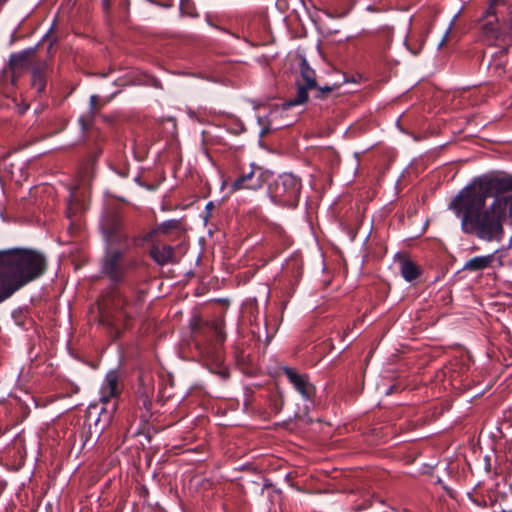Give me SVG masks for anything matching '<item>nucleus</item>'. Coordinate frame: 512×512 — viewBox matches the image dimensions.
I'll use <instances>...</instances> for the list:
<instances>
[{
	"label": "nucleus",
	"instance_id": "f257e3e1",
	"mask_svg": "<svg viewBox=\"0 0 512 512\" xmlns=\"http://www.w3.org/2000/svg\"><path fill=\"white\" fill-rule=\"evenodd\" d=\"M145 267L143 260L128 253L127 244L106 245L100 272L113 284V288L100 306V323L113 341L120 339L132 326L145 300L147 291L141 287Z\"/></svg>",
	"mask_w": 512,
	"mask_h": 512
},
{
	"label": "nucleus",
	"instance_id": "f03ea898",
	"mask_svg": "<svg viewBox=\"0 0 512 512\" xmlns=\"http://www.w3.org/2000/svg\"><path fill=\"white\" fill-rule=\"evenodd\" d=\"M512 190V176L487 174L475 178L461 189L449 208L460 219L461 229L486 242H501L509 201L496 196Z\"/></svg>",
	"mask_w": 512,
	"mask_h": 512
},
{
	"label": "nucleus",
	"instance_id": "7ed1b4c3",
	"mask_svg": "<svg viewBox=\"0 0 512 512\" xmlns=\"http://www.w3.org/2000/svg\"><path fill=\"white\" fill-rule=\"evenodd\" d=\"M483 35L490 40H500L504 46L492 55L489 69L498 77L506 73L509 48L512 44V5L504 0H491L480 21Z\"/></svg>",
	"mask_w": 512,
	"mask_h": 512
},
{
	"label": "nucleus",
	"instance_id": "20e7f679",
	"mask_svg": "<svg viewBox=\"0 0 512 512\" xmlns=\"http://www.w3.org/2000/svg\"><path fill=\"white\" fill-rule=\"evenodd\" d=\"M46 269L47 260L38 251L23 248L0 251V271L15 292L41 277Z\"/></svg>",
	"mask_w": 512,
	"mask_h": 512
},
{
	"label": "nucleus",
	"instance_id": "39448f33",
	"mask_svg": "<svg viewBox=\"0 0 512 512\" xmlns=\"http://www.w3.org/2000/svg\"><path fill=\"white\" fill-rule=\"evenodd\" d=\"M194 337L207 368L222 380H227L230 377V372L224 365L222 352V345L226 340L223 321L214 320L200 323L194 328Z\"/></svg>",
	"mask_w": 512,
	"mask_h": 512
},
{
	"label": "nucleus",
	"instance_id": "423d86ee",
	"mask_svg": "<svg viewBox=\"0 0 512 512\" xmlns=\"http://www.w3.org/2000/svg\"><path fill=\"white\" fill-rule=\"evenodd\" d=\"M302 191V180L292 173H283L269 184L271 200L283 207H297Z\"/></svg>",
	"mask_w": 512,
	"mask_h": 512
},
{
	"label": "nucleus",
	"instance_id": "0eeeda50",
	"mask_svg": "<svg viewBox=\"0 0 512 512\" xmlns=\"http://www.w3.org/2000/svg\"><path fill=\"white\" fill-rule=\"evenodd\" d=\"M235 173L237 176L230 184L232 192L242 189L259 190L270 181L273 175L270 170L254 164H250L248 169L237 167Z\"/></svg>",
	"mask_w": 512,
	"mask_h": 512
},
{
	"label": "nucleus",
	"instance_id": "6e6552de",
	"mask_svg": "<svg viewBox=\"0 0 512 512\" xmlns=\"http://www.w3.org/2000/svg\"><path fill=\"white\" fill-rule=\"evenodd\" d=\"M100 228L106 245H123L128 239L124 232L123 216L118 209H108L102 216Z\"/></svg>",
	"mask_w": 512,
	"mask_h": 512
},
{
	"label": "nucleus",
	"instance_id": "1a4fd4ad",
	"mask_svg": "<svg viewBox=\"0 0 512 512\" xmlns=\"http://www.w3.org/2000/svg\"><path fill=\"white\" fill-rule=\"evenodd\" d=\"M122 391V387L119 380V374L115 370H111L107 373L105 380L100 389V402L103 404L100 414H107L108 418L116 410V402L112 403L111 409H108V405L113 399H117Z\"/></svg>",
	"mask_w": 512,
	"mask_h": 512
},
{
	"label": "nucleus",
	"instance_id": "9d476101",
	"mask_svg": "<svg viewBox=\"0 0 512 512\" xmlns=\"http://www.w3.org/2000/svg\"><path fill=\"white\" fill-rule=\"evenodd\" d=\"M35 53L36 48H28L19 53L11 54L7 67L3 69L1 76L2 81L10 82L14 85L17 81L18 75L22 70L29 66Z\"/></svg>",
	"mask_w": 512,
	"mask_h": 512
},
{
	"label": "nucleus",
	"instance_id": "9b49d317",
	"mask_svg": "<svg viewBox=\"0 0 512 512\" xmlns=\"http://www.w3.org/2000/svg\"><path fill=\"white\" fill-rule=\"evenodd\" d=\"M302 85H305L310 88V91L313 93V96L318 99L326 98L332 91H334L338 86L337 85H324L319 86L316 81L315 71L308 65L305 59L301 62V82Z\"/></svg>",
	"mask_w": 512,
	"mask_h": 512
},
{
	"label": "nucleus",
	"instance_id": "f8f14e48",
	"mask_svg": "<svg viewBox=\"0 0 512 512\" xmlns=\"http://www.w3.org/2000/svg\"><path fill=\"white\" fill-rule=\"evenodd\" d=\"M283 373L293 385L294 389L303 397L305 400L312 401L316 394L315 386L310 382L307 374H300L295 369L290 367H284Z\"/></svg>",
	"mask_w": 512,
	"mask_h": 512
},
{
	"label": "nucleus",
	"instance_id": "ddd939ff",
	"mask_svg": "<svg viewBox=\"0 0 512 512\" xmlns=\"http://www.w3.org/2000/svg\"><path fill=\"white\" fill-rule=\"evenodd\" d=\"M102 8L106 17L112 20H126L129 14V0H102Z\"/></svg>",
	"mask_w": 512,
	"mask_h": 512
},
{
	"label": "nucleus",
	"instance_id": "4468645a",
	"mask_svg": "<svg viewBox=\"0 0 512 512\" xmlns=\"http://www.w3.org/2000/svg\"><path fill=\"white\" fill-rule=\"evenodd\" d=\"M149 256L159 266L175 263V247L167 244L154 243L149 250Z\"/></svg>",
	"mask_w": 512,
	"mask_h": 512
},
{
	"label": "nucleus",
	"instance_id": "2eb2a0df",
	"mask_svg": "<svg viewBox=\"0 0 512 512\" xmlns=\"http://www.w3.org/2000/svg\"><path fill=\"white\" fill-rule=\"evenodd\" d=\"M48 65L45 61L38 62L32 70L31 87L40 96L45 92Z\"/></svg>",
	"mask_w": 512,
	"mask_h": 512
},
{
	"label": "nucleus",
	"instance_id": "dca6fc26",
	"mask_svg": "<svg viewBox=\"0 0 512 512\" xmlns=\"http://www.w3.org/2000/svg\"><path fill=\"white\" fill-rule=\"evenodd\" d=\"M496 253L497 251L492 254L470 258L464 264L463 269L471 272L484 270L492 265L496 258Z\"/></svg>",
	"mask_w": 512,
	"mask_h": 512
},
{
	"label": "nucleus",
	"instance_id": "f3484780",
	"mask_svg": "<svg viewBox=\"0 0 512 512\" xmlns=\"http://www.w3.org/2000/svg\"><path fill=\"white\" fill-rule=\"evenodd\" d=\"M399 263L401 275L407 282H412L420 276V268L409 258L403 257Z\"/></svg>",
	"mask_w": 512,
	"mask_h": 512
},
{
	"label": "nucleus",
	"instance_id": "a211bd4d",
	"mask_svg": "<svg viewBox=\"0 0 512 512\" xmlns=\"http://www.w3.org/2000/svg\"><path fill=\"white\" fill-rule=\"evenodd\" d=\"M90 110L82 115L80 118H79V124L81 126V129L83 131H86L90 128V126L92 125V121H93V118H94V115L95 113L97 112L98 110V96L97 95H92L90 97Z\"/></svg>",
	"mask_w": 512,
	"mask_h": 512
},
{
	"label": "nucleus",
	"instance_id": "6ab92c4d",
	"mask_svg": "<svg viewBox=\"0 0 512 512\" xmlns=\"http://www.w3.org/2000/svg\"><path fill=\"white\" fill-rule=\"evenodd\" d=\"M308 91L310 88L302 85L300 81H297V94L294 98H290L283 104L284 108L288 109L293 106L304 104L308 100Z\"/></svg>",
	"mask_w": 512,
	"mask_h": 512
},
{
	"label": "nucleus",
	"instance_id": "aec40b11",
	"mask_svg": "<svg viewBox=\"0 0 512 512\" xmlns=\"http://www.w3.org/2000/svg\"><path fill=\"white\" fill-rule=\"evenodd\" d=\"M317 154L319 159L328 165L331 169H333L339 163V155L334 149L330 147L319 149Z\"/></svg>",
	"mask_w": 512,
	"mask_h": 512
},
{
	"label": "nucleus",
	"instance_id": "412c9836",
	"mask_svg": "<svg viewBox=\"0 0 512 512\" xmlns=\"http://www.w3.org/2000/svg\"><path fill=\"white\" fill-rule=\"evenodd\" d=\"M273 111H270L268 115L265 116H257V122L261 126V130L259 132V137H266L272 130H276L277 128L272 126V115Z\"/></svg>",
	"mask_w": 512,
	"mask_h": 512
},
{
	"label": "nucleus",
	"instance_id": "4be33fe9",
	"mask_svg": "<svg viewBox=\"0 0 512 512\" xmlns=\"http://www.w3.org/2000/svg\"><path fill=\"white\" fill-rule=\"evenodd\" d=\"M268 399L271 411L274 414L280 413L284 406V398L282 393L278 390H274L270 392Z\"/></svg>",
	"mask_w": 512,
	"mask_h": 512
},
{
	"label": "nucleus",
	"instance_id": "5701e85b",
	"mask_svg": "<svg viewBox=\"0 0 512 512\" xmlns=\"http://www.w3.org/2000/svg\"><path fill=\"white\" fill-rule=\"evenodd\" d=\"M15 293L12 285L0 271V305L8 300Z\"/></svg>",
	"mask_w": 512,
	"mask_h": 512
},
{
	"label": "nucleus",
	"instance_id": "b1692460",
	"mask_svg": "<svg viewBox=\"0 0 512 512\" xmlns=\"http://www.w3.org/2000/svg\"><path fill=\"white\" fill-rule=\"evenodd\" d=\"M285 272L291 273L293 278L299 279L302 275V262L298 258L290 259Z\"/></svg>",
	"mask_w": 512,
	"mask_h": 512
},
{
	"label": "nucleus",
	"instance_id": "393cba45",
	"mask_svg": "<svg viewBox=\"0 0 512 512\" xmlns=\"http://www.w3.org/2000/svg\"><path fill=\"white\" fill-rule=\"evenodd\" d=\"M180 11L182 14L190 17L198 16L195 4L192 0H180Z\"/></svg>",
	"mask_w": 512,
	"mask_h": 512
},
{
	"label": "nucleus",
	"instance_id": "a878e982",
	"mask_svg": "<svg viewBox=\"0 0 512 512\" xmlns=\"http://www.w3.org/2000/svg\"><path fill=\"white\" fill-rule=\"evenodd\" d=\"M180 227V221L177 219H171L164 221L157 226L159 233L168 234L172 230H176Z\"/></svg>",
	"mask_w": 512,
	"mask_h": 512
},
{
	"label": "nucleus",
	"instance_id": "bb28decb",
	"mask_svg": "<svg viewBox=\"0 0 512 512\" xmlns=\"http://www.w3.org/2000/svg\"><path fill=\"white\" fill-rule=\"evenodd\" d=\"M227 130L234 135H240L241 133L246 131V128L242 121H240L239 119H235L228 126Z\"/></svg>",
	"mask_w": 512,
	"mask_h": 512
},
{
	"label": "nucleus",
	"instance_id": "cd10ccee",
	"mask_svg": "<svg viewBox=\"0 0 512 512\" xmlns=\"http://www.w3.org/2000/svg\"><path fill=\"white\" fill-rule=\"evenodd\" d=\"M96 159H97V155H93V156H90L87 163L85 164V169L87 170V174H88V170L91 169V171L93 170V167L96 163Z\"/></svg>",
	"mask_w": 512,
	"mask_h": 512
},
{
	"label": "nucleus",
	"instance_id": "c85d7f7f",
	"mask_svg": "<svg viewBox=\"0 0 512 512\" xmlns=\"http://www.w3.org/2000/svg\"><path fill=\"white\" fill-rule=\"evenodd\" d=\"M235 358H236V362L239 364V365H244L245 362H246V355L244 354V352H236L235 354Z\"/></svg>",
	"mask_w": 512,
	"mask_h": 512
},
{
	"label": "nucleus",
	"instance_id": "c756f323",
	"mask_svg": "<svg viewBox=\"0 0 512 512\" xmlns=\"http://www.w3.org/2000/svg\"><path fill=\"white\" fill-rule=\"evenodd\" d=\"M158 232H159V231L157 230V227H156L154 230H152V231L148 232V233L144 236L143 240H144V241H146V242L153 240L154 236H155V235H156V233H158Z\"/></svg>",
	"mask_w": 512,
	"mask_h": 512
},
{
	"label": "nucleus",
	"instance_id": "7c9ffc66",
	"mask_svg": "<svg viewBox=\"0 0 512 512\" xmlns=\"http://www.w3.org/2000/svg\"><path fill=\"white\" fill-rule=\"evenodd\" d=\"M215 205L212 201H209L206 206L205 210L210 214V212L214 209Z\"/></svg>",
	"mask_w": 512,
	"mask_h": 512
},
{
	"label": "nucleus",
	"instance_id": "2f4dec72",
	"mask_svg": "<svg viewBox=\"0 0 512 512\" xmlns=\"http://www.w3.org/2000/svg\"><path fill=\"white\" fill-rule=\"evenodd\" d=\"M448 35H449V31H447V32L445 33V36H444V37L442 38V40L439 42V44H438V47H439V48H441V47L445 44V42L447 41Z\"/></svg>",
	"mask_w": 512,
	"mask_h": 512
},
{
	"label": "nucleus",
	"instance_id": "473e14b6",
	"mask_svg": "<svg viewBox=\"0 0 512 512\" xmlns=\"http://www.w3.org/2000/svg\"><path fill=\"white\" fill-rule=\"evenodd\" d=\"M120 176L125 178L128 176V170L127 169H123L121 172H119Z\"/></svg>",
	"mask_w": 512,
	"mask_h": 512
},
{
	"label": "nucleus",
	"instance_id": "72a5a7b5",
	"mask_svg": "<svg viewBox=\"0 0 512 512\" xmlns=\"http://www.w3.org/2000/svg\"><path fill=\"white\" fill-rule=\"evenodd\" d=\"M509 215L512 218V196L509 198Z\"/></svg>",
	"mask_w": 512,
	"mask_h": 512
},
{
	"label": "nucleus",
	"instance_id": "f704fd0d",
	"mask_svg": "<svg viewBox=\"0 0 512 512\" xmlns=\"http://www.w3.org/2000/svg\"><path fill=\"white\" fill-rule=\"evenodd\" d=\"M408 48L410 49V51H411V52H412V54H414V55H418V54L420 53V49H421V48H419V49L414 50V49H411L409 46H408Z\"/></svg>",
	"mask_w": 512,
	"mask_h": 512
},
{
	"label": "nucleus",
	"instance_id": "c9c22d12",
	"mask_svg": "<svg viewBox=\"0 0 512 512\" xmlns=\"http://www.w3.org/2000/svg\"><path fill=\"white\" fill-rule=\"evenodd\" d=\"M88 434H90V429L88 430V432L82 433L81 437L85 438V441H87L88 440Z\"/></svg>",
	"mask_w": 512,
	"mask_h": 512
},
{
	"label": "nucleus",
	"instance_id": "e433bc0d",
	"mask_svg": "<svg viewBox=\"0 0 512 512\" xmlns=\"http://www.w3.org/2000/svg\"><path fill=\"white\" fill-rule=\"evenodd\" d=\"M367 10L371 11V12H375L376 11V9L373 6H368Z\"/></svg>",
	"mask_w": 512,
	"mask_h": 512
},
{
	"label": "nucleus",
	"instance_id": "4c0bfd02",
	"mask_svg": "<svg viewBox=\"0 0 512 512\" xmlns=\"http://www.w3.org/2000/svg\"><path fill=\"white\" fill-rule=\"evenodd\" d=\"M206 135H207V134H206V132H205V131H203V132H202L203 142H206V140H207V139H206Z\"/></svg>",
	"mask_w": 512,
	"mask_h": 512
},
{
	"label": "nucleus",
	"instance_id": "58836bf2",
	"mask_svg": "<svg viewBox=\"0 0 512 512\" xmlns=\"http://www.w3.org/2000/svg\"><path fill=\"white\" fill-rule=\"evenodd\" d=\"M393 392V387L390 388V390L387 392V394H390Z\"/></svg>",
	"mask_w": 512,
	"mask_h": 512
},
{
	"label": "nucleus",
	"instance_id": "ea45409f",
	"mask_svg": "<svg viewBox=\"0 0 512 512\" xmlns=\"http://www.w3.org/2000/svg\"><path fill=\"white\" fill-rule=\"evenodd\" d=\"M143 494L147 495L148 494V490L144 489Z\"/></svg>",
	"mask_w": 512,
	"mask_h": 512
}]
</instances>
